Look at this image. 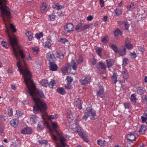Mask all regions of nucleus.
Masks as SVG:
<instances>
[{
    "label": "nucleus",
    "instance_id": "obj_6",
    "mask_svg": "<svg viewBox=\"0 0 147 147\" xmlns=\"http://www.w3.org/2000/svg\"><path fill=\"white\" fill-rule=\"evenodd\" d=\"M54 53L52 52H49L47 53L46 57L49 62H52L55 60Z\"/></svg>",
    "mask_w": 147,
    "mask_h": 147
},
{
    "label": "nucleus",
    "instance_id": "obj_36",
    "mask_svg": "<svg viewBox=\"0 0 147 147\" xmlns=\"http://www.w3.org/2000/svg\"><path fill=\"white\" fill-rule=\"evenodd\" d=\"M95 50L96 51L97 54L100 57H101V53L102 52L101 48L100 47H97L96 48Z\"/></svg>",
    "mask_w": 147,
    "mask_h": 147
},
{
    "label": "nucleus",
    "instance_id": "obj_32",
    "mask_svg": "<svg viewBox=\"0 0 147 147\" xmlns=\"http://www.w3.org/2000/svg\"><path fill=\"white\" fill-rule=\"evenodd\" d=\"M37 118L36 116V115H32L30 118V121L32 122L34 124L36 123L37 121Z\"/></svg>",
    "mask_w": 147,
    "mask_h": 147
},
{
    "label": "nucleus",
    "instance_id": "obj_58",
    "mask_svg": "<svg viewBox=\"0 0 147 147\" xmlns=\"http://www.w3.org/2000/svg\"><path fill=\"white\" fill-rule=\"evenodd\" d=\"M77 61L78 63H80L83 61L82 58L81 56H80L78 60H77Z\"/></svg>",
    "mask_w": 147,
    "mask_h": 147
},
{
    "label": "nucleus",
    "instance_id": "obj_22",
    "mask_svg": "<svg viewBox=\"0 0 147 147\" xmlns=\"http://www.w3.org/2000/svg\"><path fill=\"white\" fill-rule=\"evenodd\" d=\"M136 6V4L132 3L131 4L127 5V9L128 10L131 11L135 8Z\"/></svg>",
    "mask_w": 147,
    "mask_h": 147
},
{
    "label": "nucleus",
    "instance_id": "obj_2",
    "mask_svg": "<svg viewBox=\"0 0 147 147\" xmlns=\"http://www.w3.org/2000/svg\"><path fill=\"white\" fill-rule=\"evenodd\" d=\"M51 123L53 128H50L51 132V136L52 139L55 141H56L58 140V138L56 135L59 136L60 138V144L58 145L57 147H65L66 144L65 143L66 141L65 139L63 137L62 134L58 133L56 129L58 127V125L56 123L54 122L53 121H51Z\"/></svg>",
    "mask_w": 147,
    "mask_h": 147
},
{
    "label": "nucleus",
    "instance_id": "obj_30",
    "mask_svg": "<svg viewBox=\"0 0 147 147\" xmlns=\"http://www.w3.org/2000/svg\"><path fill=\"white\" fill-rule=\"evenodd\" d=\"M112 79L113 82L114 83H116L118 81L117 78V74L116 73H113L112 77Z\"/></svg>",
    "mask_w": 147,
    "mask_h": 147
},
{
    "label": "nucleus",
    "instance_id": "obj_64",
    "mask_svg": "<svg viewBox=\"0 0 147 147\" xmlns=\"http://www.w3.org/2000/svg\"><path fill=\"white\" fill-rule=\"evenodd\" d=\"M100 4L101 7H103L104 6V1L102 0L101 1H100Z\"/></svg>",
    "mask_w": 147,
    "mask_h": 147
},
{
    "label": "nucleus",
    "instance_id": "obj_43",
    "mask_svg": "<svg viewBox=\"0 0 147 147\" xmlns=\"http://www.w3.org/2000/svg\"><path fill=\"white\" fill-rule=\"evenodd\" d=\"M50 20L51 21H53L55 19V16L53 14H51L48 16Z\"/></svg>",
    "mask_w": 147,
    "mask_h": 147
},
{
    "label": "nucleus",
    "instance_id": "obj_26",
    "mask_svg": "<svg viewBox=\"0 0 147 147\" xmlns=\"http://www.w3.org/2000/svg\"><path fill=\"white\" fill-rule=\"evenodd\" d=\"M40 84L43 86L47 87L48 85V81L46 80H42L40 82Z\"/></svg>",
    "mask_w": 147,
    "mask_h": 147
},
{
    "label": "nucleus",
    "instance_id": "obj_21",
    "mask_svg": "<svg viewBox=\"0 0 147 147\" xmlns=\"http://www.w3.org/2000/svg\"><path fill=\"white\" fill-rule=\"evenodd\" d=\"M107 67L109 69L110 67L112 66L114 63V61L112 59H107L106 61Z\"/></svg>",
    "mask_w": 147,
    "mask_h": 147
},
{
    "label": "nucleus",
    "instance_id": "obj_29",
    "mask_svg": "<svg viewBox=\"0 0 147 147\" xmlns=\"http://www.w3.org/2000/svg\"><path fill=\"white\" fill-rule=\"evenodd\" d=\"M105 142H106L105 140H98L97 141V144L98 145L103 147L105 146Z\"/></svg>",
    "mask_w": 147,
    "mask_h": 147
},
{
    "label": "nucleus",
    "instance_id": "obj_17",
    "mask_svg": "<svg viewBox=\"0 0 147 147\" xmlns=\"http://www.w3.org/2000/svg\"><path fill=\"white\" fill-rule=\"evenodd\" d=\"M125 45L126 47L128 49H130L133 48V45L131 44L129 40L127 38L125 39Z\"/></svg>",
    "mask_w": 147,
    "mask_h": 147
},
{
    "label": "nucleus",
    "instance_id": "obj_5",
    "mask_svg": "<svg viewBox=\"0 0 147 147\" xmlns=\"http://www.w3.org/2000/svg\"><path fill=\"white\" fill-rule=\"evenodd\" d=\"M74 26L71 23L67 24L64 27V30L65 33H69L74 31Z\"/></svg>",
    "mask_w": 147,
    "mask_h": 147
},
{
    "label": "nucleus",
    "instance_id": "obj_33",
    "mask_svg": "<svg viewBox=\"0 0 147 147\" xmlns=\"http://www.w3.org/2000/svg\"><path fill=\"white\" fill-rule=\"evenodd\" d=\"M114 12L115 13V15L116 16H119L121 15L122 13V11L121 9L116 8L114 10Z\"/></svg>",
    "mask_w": 147,
    "mask_h": 147
},
{
    "label": "nucleus",
    "instance_id": "obj_19",
    "mask_svg": "<svg viewBox=\"0 0 147 147\" xmlns=\"http://www.w3.org/2000/svg\"><path fill=\"white\" fill-rule=\"evenodd\" d=\"M67 119L69 122H70L73 120L74 118L72 115L71 111L70 110H67Z\"/></svg>",
    "mask_w": 147,
    "mask_h": 147
},
{
    "label": "nucleus",
    "instance_id": "obj_25",
    "mask_svg": "<svg viewBox=\"0 0 147 147\" xmlns=\"http://www.w3.org/2000/svg\"><path fill=\"white\" fill-rule=\"evenodd\" d=\"M57 91L58 93L61 94L63 95L66 93V91L64 89L62 88H59L57 89Z\"/></svg>",
    "mask_w": 147,
    "mask_h": 147
},
{
    "label": "nucleus",
    "instance_id": "obj_51",
    "mask_svg": "<svg viewBox=\"0 0 147 147\" xmlns=\"http://www.w3.org/2000/svg\"><path fill=\"white\" fill-rule=\"evenodd\" d=\"M70 83H68L65 84V88L67 89H71L72 88V87L70 84Z\"/></svg>",
    "mask_w": 147,
    "mask_h": 147
},
{
    "label": "nucleus",
    "instance_id": "obj_28",
    "mask_svg": "<svg viewBox=\"0 0 147 147\" xmlns=\"http://www.w3.org/2000/svg\"><path fill=\"white\" fill-rule=\"evenodd\" d=\"M146 129V127L142 125L141 126L140 130L138 131V132L141 134H143L145 132Z\"/></svg>",
    "mask_w": 147,
    "mask_h": 147
},
{
    "label": "nucleus",
    "instance_id": "obj_7",
    "mask_svg": "<svg viewBox=\"0 0 147 147\" xmlns=\"http://www.w3.org/2000/svg\"><path fill=\"white\" fill-rule=\"evenodd\" d=\"M74 104L78 107L80 110L82 109L81 100L78 98H76L74 99Z\"/></svg>",
    "mask_w": 147,
    "mask_h": 147
},
{
    "label": "nucleus",
    "instance_id": "obj_57",
    "mask_svg": "<svg viewBox=\"0 0 147 147\" xmlns=\"http://www.w3.org/2000/svg\"><path fill=\"white\" fill-rule=\"evenodd\" d=\"M42 36L43 34L42 33H40L39 34H36L35 35L36 37L38 38H39Z\"/></svg>",
    "mask_w": 147,
    "mask_h": 147
},
{
    "label": "nucleus",
    "instance_id": "obj_10",
    "mask_svg": "<svg viewBox=\"0 0 147 147\" xmlns=\"http://www.w3.org/2000/svg\"><path fill=\"white\" fill-rule=\"evenodd\" d=\"M49 64L50 65V70L53 71H55L57 70V66L54 63L51 62H49Z\"/></svg>",
    "mask_w": 147,
    "mask_h": 147
},
{
    "label": "nucleus",
    "instance_id": "obj_23",
    "mask_svg": "<svg viewBox=\"0 0 147 147\" xmlns=\"http://www.w3.org/2000/svg\"><path fill=\"white\" fill-rule=\"evenodd\" d=\"M109 47L114 51L115 53H118V49L116 45L113 44H110Z\"/></svg>",
    "mask_w": 147,
    "mask_h": 147
},
{
    "label": "nucleus",
    "instance_id": "obj_59",
    "mask_svg": "<svg viewBox=\"0 0 147 147\" xmlns=\"http://www.w3.org/2000/svg\"><path fill=\"white\" fill-rule=\"evenodd\" d=\"M93 18V17L92 16H89L87 17V20L88 21H91Z\"/></svg>",
    "mask_w": 147,
    "mask_h": 147
},
{
    "label": "nucleus",
    "instance_id": "obj_35",
    "mask_svg": "<svg viewBox=\"0 0 147 147\" xmlns=\"http://www.w3.org/2000/svg\"><path fill=\"white\" fill-rule=\"evenodd\" d=\"M136 95L134 94H133L131 95L130 99L131 101L132 102L134 103H135L136 102Z\"/></svg>",
    "mask_w": 147,
    "mask_h": 147
},
{
    "label": "nucleus",
    "instance_id": "obj_18",
    "mask_svg": "<svg viewBox=\"0 0 147 147\" xmlns=\"http://www.w3.org/2000/svg\"><path fill=\"white\" fill-rule=\"evenodd\" d=\"M71 128L74 131L77 133L81 129V127L78 125L73 124L71 126Z\"/></svg>",
    "mask_w": 147,
    "mask_h": 147
},
{
    "label": "nucleus",
    "instance_id": "obj_8",
    "mask_svg": "<svg viewBox=\"0 0 147 147\" xmlns=\"http://www.w3.org/2000/svg\"><path fill=\"white\" fill-rule=\"evenodd\" d=\"M91 77L90 76H86L84 80H80V82L82 85H85L88 84L90 81Z\"/></svg>",
    "mask_w": 147,
    "mask_h": 147
},
{
    "label": "nucleus",
    "instance_id": "obj_45",
    "mask_svg": "<svg viewBox=\"0 0 147 147\" xmlns=\"http://www.w3.org/2000/svg\"><path fill=\"white\" fill-rule=\"evenodd\" d=\"M44 45L45 48H49L51 45L50 42L47 41L45 43Z\"/></svg>",
    "mask_w": 147,
    "mask_h": 147
},
{
    "label": "nucleus",
    "instance_id": "obj_37",
    "mask_svg": "<svg viewBox=\"0 0 147 147\" xmlns=\"http://www.w3.org/2000/svg\"><path fill=\"white\" fill-rule=\"evenodd\" d=\"M33 52L34 55H36L39 51V48L37 47H34L32 48Z\"/></svg>",
    "mask_w": 147,
    "mask_h": 147
},
{
    "label": "nucleus",
    "instance_id": "obj_31",
    "mask_svg": "<svg viewBox=\"0 0 147 147\" xmlns=\"http://www.w3.org/2000/svg\"><path fill=\"white\" fill-rule=\"evenodd\" d=\"M99 67L105 70L106 69V67L105 64L102 62H100L98 64Z\"/></svg>",
    "mask_w": 147,
    "mask_h": 147
},
{
    "label": "nucleus",
    "instance_id": "obj_46",
    "mask_svg": "<svg viewBox=\"0 0 147 147\" xmlns=\"http://www.w3.org/2000/svg\"><path fill=\"white\" fill-rule=\"evenodd\" d=\"M123 65L124 66H126L129 62L128 60L126 58H124L123 60Z\"/></svg>",
    "mask_w": 147,
    "mask_h": 147
},
{
    "label": "nucleus",
    "instance_id": "obj_38",
    "mask_svg": "<svg viewBox=\"0 0 147 147\" xmlns=\"http://www.w3.org/2000/svg\"><path fill=\"white\" fill-rule=\"evenodd\" d=\"M114 34L115 36H117L119 34H121L122 33L119 29L117 28L114 31Z\"/></svg>",
    "mask_w": 147,
    "mask_h": 147
},
{
    "label": "nucleus",
    "instance_id": "obj_3",
    "mask_svg": "<svg viewBox=\"0 0 147 147\" xmlns=\"http://www.w3.org/2000/svg\"><path fill=\"white\" fill-rule=\"evenodd\" d=\"M77 65L76 62L74 61H72L70 65L67 67H64L61 68V71L63 74L65 75H68L70 73L71 70H69V69H71V68L74 70H76L77 68Z\"/></svg>",
    "mask_w": 147,
    "mask_h": 147
},
{
    "label": "nucleus",
    "instance_id": "obj_63",
    "mask_svg": "<svg viewBox=\"0 0 147 147\" xmlns=\"http://www.w3.org/2000/svg\"><path fill=\"white\" fill-rule=\"evenodd\" d=\"M82 139L86 142H88V138L85 137L84 136H82Z\"/></svg>",
    "mask_w": 147,
    "mask_h": 147
},
{
    "label": "nucleus",
    "instance_id": "obj_12",
    "mask_svg": "<svg viewBox=\"0 0 147 147\" xmlns=\"http://www.w3.org/2000/svg\"><path fill=\"white\" fill-rule=\"evenodd\" d=\"M120 55L123 56L125 55L126 53V49L124 46H122L118 51V53Z\"/></svg>",
    "mask_w": 147,
    "mask_h": 147
},
{
    "label": "nucleus",
    "instance_id": "obj_20",
    "mask_svg": "<svg viewBox=\"0 0 147 147\" xmlns=\"http://www.w3.org/2000/svg\"><path fill=\"white\" fill-rule=\"evenodd\" d=\"M122 75L123 78L124 79H127L129 78V75L127 71L125 69H124L122 71Z\"/></svg>",
    "mask_w": 147,
    "mask_h": 147
},
{
    "label": "nucleus",
    "instance_id": "obj_41",
    "mask_svg": "<svg viewBox=\"0 0 147 147\" xmlns=\"http://www.w3.org/2000/svg\"><path fill=\"white\" fill-rule=\"evenodd\" d=\"M38 142L41 145L45 144L47 145L48 144V142L47 140H42L39 141Z\"/></svg>",
    "mask_w": 147,
    "mask_h": 147
},
{
    "label": "nucleus",
    "instance_id": "obj_61",
    "mask_svg": "<svg viewBox=\"0 0 147 147\" xmlns=\"http://www.w3.org/2000/svg\"><path fill=\"white\" fill-rule=\"evenodd\" d=\"M141 118L142 119V122H145L146 119H147V118L146 117H144V116H141Z\"/></svg>",
    "mask_w": 147,
    "mask_h": 147
},
{
    "label": "nucleus",
    "instance_id": "obj_47",
    "mask_svg": "<svg viewBox=\"0 0 147 147\" xmlns=\"http://www.w3.org/2000/svg\"><path fill=\"white\" fill-rule=\"evenodd\" d=\"M137 92L138 94L141 95L143 94L144 91L141 88H139L137 89Z\"/></svg>",
    "mask_w": 147,
    "mask_h": 147
},
{
    "label": "nucleus",
    "instance_id": "obj_34",
    "mask_svg": "<svg viewBox=\"0 0 147 147\" xmlns=\"http://www.w3.org/2000/svg\"><path fill=\"white\" fill-rule=\"evenodd\" d=\"M91 24H85L82 26L81 28V30H84L90 28Z\"/></svg>",
    "mask_w": 147,
    "mask_h": 147
},
{
    "label": "nucleus",
    "instance_id": "obj_24",
    "mask_svg": "<svg viewBox=\"0 0 147 147\" xmlns=\"http://www.w3.org/2000/svg\"><path fill=\"white\" fill-rule=\"evenodd\" d=\"M47 5L45 2H43L40 7V11L42 13H44L47 8Z\"/></svg>",
    "mask_w": 147,
    "mask_h": 147
},
{
    "label": "nucleus",
    "instance_id": "obj_27",
    "mask_svg": "<svg viewBox=\"0 0 147 147\" xmlns=\"http://www.w3.org/2000/svg\"><path fill=\"white\" fill-rule=\"evenodd\" d=\"M26 35L28 37L29 41H31L33 38V34L31 31H27L26 33Z\"/></svg>",
    "mask_w": 147,
    "mask_h": 147
},
{
    "label": "nucleus",
    "instance_id": "obj_40",
    "mask_svg": "<svg viewBox=\"0 0 147 147\" xmlns=\"http://www.w3.org/2000/svg\"><path fill=\"white\" fill-rule=\"evenodd\" d=\"M109 40V38L107 35H106L102 40V42L104 43H106Z\"/></svg>",
    "mask_w": 147,
    "mask_h": 147
},
{
    "label": "nucleus",
    "instance_id": "obj_53",
    "mask_svg": "<svg viewBox=\"0 0 147 147\" xmlns=\"http://www.w3.org/2000/svg\"><path fill=\"white\" fill-rule=\"evenodd\" d=\"M59 41L61 42H62L64 44L66 42H68V40L66 38H61L59 40Z\"/></svg>",
    "mask_w": 147,
    "mask_h": 147
},
{
    "label": "nucleus",
    "instance_id": "obj_39",
    "mask_svg": "<svg viewBox=\"0 0 147 147\" xmlns=\"http://www.w3.org/2000/svg\"><path fill=\"white\" fill-rule=\"evenodd\" d=\"M55 84V82L54 80H51L50 83L49 84V87L51 88H53V86Z\"/></svg>",
    "mask_w": 147,
    "mask_h": 147
},
{
    "label": "nucleus",
    "instance_id": "obj_13",
    "mask_svg": "<svg viewBox=\"0 0 147 147\" xmlns=\"http://www.w3.org/2000/svg\"><path fill=\"white\" fill-rule=\"evenodd\" d=\"M54 56L55 59L57 58L60 59H63L64 58V55L61 52H56L54 53Z\"/></svg>",
    "mask_w": 147,
    "mask_h": 147
},
{
    "label": "nucleus",
    "instance_id": "obj_4",
    "mask_svg": "<svg viewBox=\"0 0 147 147\" xmlns=\"http://www.w3.org/2000/svg\"><path fill=\"white\" fill-rule=\"evenodd\" d=\"M96 115L95 111L92 109L88 108L86 109L84 116L83 118L84 119H86L88 117H94Z\"/></svg>",
    "mask_w": 147,
    "mask_h": 147
},
{
    "label": "nucleus",
    "instance_id": "obj_16",
    "mask_svg": "<svg viewBox=\"0 0 147 147\" xmlns=\"http://www.w3.org/2000/svg\"><path fill=\"white\" fill-rule=\"evenodd\" d=\"M53 8L56 10H60L64 8L63 5H61L58 3L54 4L52 5Z\"/></svg>",
    "mask_w": 147,
    "mask_h": 147
},
{
    "label": "nucleus",
    "instance_id": "obj_54",
    "mask_svg": "<svg viewBox=\"0 0 147 147\" xmlns=\"http://www.w3.org/2000/svg\"><path fill=\"white\" fill-rule=\"evenodd\" d=\"M8 113L10 117H11L13 115V111L11 108H10L8 110Z\"/></svg>",
    "mask_w": 147,
    "mask_h": 147
},
{
    "label": "nucleus",
    "instance_id": "obj_50",
    "mask_svg": "<svg viewBox=\"0 0 147 147\" xmlns=\"http://www.w3.org/2000/svg\"><path fill=\"white\" fill-rule=\"evenodd\" d=\"M123 25L125 27V30H128L129 25L127 22L125 21Z\"/></svg>",
    "mask_w": 147,
    "mask_h": 147
},
{
    "label": "nucleus",
    "instance_id": "obj_56",
    "mask_svg": "<svg viewBox=\"0 0 147 147\" xmlns=\"http://www.w3.org/2000/svg\"><path fill=\"white\" fill-rule=\"evenodd\" d=\"M1 44L3 47L5 48H7V43L4 41H2L1 42Z\"/></svg>",
    "mask_w": 147,
    "mask_h": 147
},
{
    "label": "nucleus",
    "instance_id": "obj_11",
    "mask_svg": "<svg viewBox=\"0 0 147 147\" xmlns=\"http://www.w3.org/2000/svg\"><path fill=\"white\" fill-rule=\"evenodd\" d=\"M127 139L130 142L135 140L136 138L134 133H130L127 136Z\"/></svg>",
    "mask_w": 147,
    "mask_h": 147
},
{
    "label": "nucleus",
    "instance_id": "obj_48",
    "mask_svg": "<svg viewBox=\"0 0 147 147\" xmlns=\"http://www.w3.org/2000/svg\"><path fill=\"white\" fill-rule=\"evenodd\" d=\"M82 25V23L81 22H80L76 26L75 28V30L76 31L80 29L81 30V28L82 27L81 26Z\"/></svg>",
    "mask_w": 147,
    "mask_h": 147
},
{
    "label": "nucleus",
    "instance_id": "obj_62",
    "mask_svg": "<svg viewBox=\"0 0 147 147\" xmlns=\"http://www.w3.org/2000/svg\"><path fill=\"white\" fill-rule=\"evenodd\" d=\"M37 129L38 130H42L43 129V127L41 125L38 124L37 125Z\"/></svg>",
    "mask_w": 147,
    "mask_h": 147
},
{
    "label": "nucleus",
    "instance_id": "obj_52",
    "mask_svg": "<svg viewBox=\"0 0 147 147\" xmlns=\"http://www.w3.org/2000/svg\"><path fill=\"white\" fill-rule=\"evenodd\" d=\"M34 67L36 69H39L40 67V62H38L37 63L36 62Z\"/></svg>",
    "mask_w": 147,
    "mask_h": 147
},
{
    "label": "nucleus",
    "instance_id": "obj_44",
    "mask_svg": "<svg viewBox=\"0 0 147 147\" xmlns=\"http://www.w3.org/2000/svg\"><path fill=\"white\" fill-rule=\"evenodd\" d=\"M10 27L11 29L13 32H16V30L15 27V26L12 24H10Z\"/></svg>",
    "mask_w": 147,
    "mask_h": 147
},
{
    "label": "nucleus",
    "instance_id": "obj_14",
    "mask_svg": "<svg viewBox=\"0 0 147 147\" xmlns=\"http://www.w3.org/2000/svg\"><path fill=\"white\" fill-rule=\"evenodd\" d=\"M19 121L17 119H14L11 120L10 123L11 126L14 127L17 126L19 123Z\"/></svg>",
    "mask_w": 147,
    "mask_h": 147
},
{
    "label": "nucleus",
    "instance_id": "obj_49",
    "mask_svg": "<svg viewBox=\"0 0 147 147\" xmlns=\"http://www.w3.org/2000/svg\"><path fill=\"white\" fill-rule=\"evenodd\" d=\"M124 105L125 109H129L131 106V104L129 102H126L124 104Z\"/></svg>",
    "mask_w": 147,
    "mask_h": 147
},
{
    "label": "nucleus",
    "instance_id": "obj_60",
    "mask_svg": "<svg viewBox=\"0 0 147 147\" xmlns=\"http://www.w3.org/2000/svg\"><path fill=\"white\" fill-rule=\"evenodd\" d=\"M77 133L82 138V136H83L84 135L83 133L82 132L81 129L80 130V131H78Z\"/></svg>",
    "mask_w": 147,
    "mask_h": 147
},
{
    "label": "nucleus",
    "instance_id": "obj_1",
    "mask_svg": "<svg viewBox=\"0 0 147 147\" xmlns=\"http://www.w3.org/2000/svg\"><path fill=\"white\" fill-rule=\"evenodd\" d=\"M17 60L18 61L17 63V65L21 74L22 73V76L27 86L26 90L29 94L35 103L33 107L34 111L40 112L42 114V117L44 120L47 117L49 119H57L58 116L57 115L48 116L46 112L47 109V104L38 98V96L43 98L44 95L42 91L38 90L36 88L31 79V74L27 67V64L24 59H22V61H21L20 59Z\"/></svg>",
    "mask_w": 147,
    "mask_h": 147
},
{
    "label": "nucleus",
    "instance_id": "obj_55",
    "mask_svg": "<svg viewBox=\"0 0 147 147\" xmlns=\"http://www.w3.org/2000/svg\"><path fill=\"white\" fill-rule=\"evenodd\" d=\"M130 55L131 58H135L136 57V53L133 52L130 53Z\"/></svg>",
    "mask_w": 147,
    "mask_h": 147
},
{
    "label": "nucleus",
    "instance_id": "obj_15",
    "mask_svg": "<svg viewBox=\"0 0 147 147\" xmlns=\"http://www.w3.org/2000/svg\"><path fill=\"white\" fill-rule=\"evenodd\" d=\"M99 87L100 88V90L98 91L97 94L98 96L102 98L104 95V88L103 87L101 86H99Z\"/></svg>",
    "mask_w": 147,
    "mask_h": 147
},
{
    "label": "nucleus",
    "instance_id": "obj_9",
    "mask_svg": "<svg viewBox=\"0 0 147 147\" xmlns=\"http://www.w3.org/2000/svg\"><path fill=\"white\" fill-rule=\"evenodd\" d=\"M32 132V129L29 127L25 128L22 129L21 131V133L24 134H30Z\"/></svg>",
    "mask_w": 147,
    "mask_h": 147
},
{
    "label": "nucleus",
    "instance_id": "obj_42",
    "mask_svg": "<svg viewBox=\"0 0 147 147\" xmlns=\"http://www.w3.org/2000/svg\"><path fill=\"white\" fill-rule=\"evenodd\" d=\"M66 80H67V82L68 83H70L73 81V78L70 76H68Z\"/></svg>",
    "mask_w": 147,
    "mask_h": 147
}]
</instances>
